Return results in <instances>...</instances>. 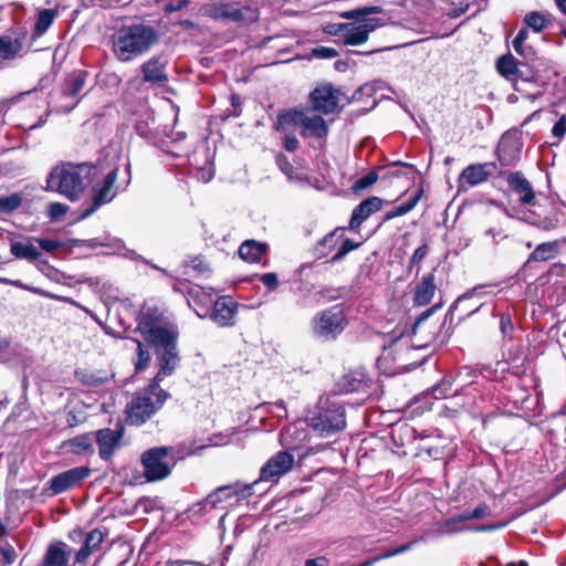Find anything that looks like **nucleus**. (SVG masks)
Segmentation results:
<instances>
[{"label":"nucleus","mask_w":566,"mask_h":566,"mask_svg":"<svg viewBox=\"0 0 566 566\" xmlns=\"http://www.w3.org/2000/svg\"><path fill=\"white\" fill-rule=\"evenodd\" d=\"M292 124L301 125L302 135L304 137L324 138L328 134L327 123L322 116H308L303 111H291L280 115L277 118L276 128L283 132H287L289 126Z\"/></svg>","instance_id":"nucleus-9"},{"label":"nucleus","mask_w":566,"mask_h":566,"mask_svg":"<svg viewBox=\"0 0 566 566\" xmlns=\"http://www.w3.org/2000/svg\"><path fill=\"white\" fill-rule=\"evenodd\" d=\"M500 329L505 336L513 331V323L510 315L502 314L500 319Z\"/></svg>","instance_id":"nucleus-58"},{"label":"nucleus","mask_w":566,"mask_h":566,"mask_svg":"<svg viewBox=\"0 0 566 566\" xmlns=\"http://www.w3.org/2000/svg\"><path fill=\"white\" fill-rule=\"evenodd\" d=\"M56 14L57 12L54 9L40 10L33 29V34L36 36L43 35L54 22Z\"/></svg>","instance_id":"nucleus-29"},{"label":"nucleus","mask_w":566,"mask_h":566,"mask_svg":"<svg viewBox=\"0 0 566 566\" xmlns=\"http://www.w3.org/2000/svg\"><path fill=\"white\" fill-rule=\"evenodd\" d=\"M253 484H244L237 482L229 485H222L213 490L206 497V504L210 507H219L223 502L230 501L233 497L247 499L252 495Z\"/></svg>","instance_id":"nucleus-15"},{"label":"nucleus","mask_w":566,"mask_h":566,"mask_svg":"<svg viewBox=\"0 0 566 566\" xmlns=\"http://www.w3.org/2000/svg\"><path fill=\"white\" fill-rule=\"evenodd\" d=\"M520 56H522L526 63L534 62L536 59V51L533 46L527 45L526 43L521 44L520 50H514Z\"/></svg>","instance_id":"nucleus-47"},{"label":"nucleus","mask_w":566,"mask_h":566,"mask_svg":"<svg viewBox=\"0 0 566 566\" xmlns=\"http://www.w3.org/2000/svg\"><path fill=\"white\" fill-rule=\"evenodd\" d=\"M188 3H189L188 0H175V1H171V2H169V3H167L165 6V12L166 13H171V12L180 11L184 8H186L188 6Z\"/></svg>","instance_id":"nucleus-57"},{"label":"nucleus","mask_w":566,"mask_h":566,"mask_svg":"<svg viewBox=\"0 0 566 566\" xmlns=\"http://www.w3.org/2000/svg\"><path fill=\"white\" fill-rule=\"evenodd\" d=\"M171 452L169 447H155L143 452L140 462L148 482L164 480L171 473L175 464Z\"/></svg>","instance_id":"nucleus-8"},{"label":"nucleus","mask_w":566,"mask_h":566,"mask_svg":"<svg viewBox=\"0 0 566 566\" xmlns=\"http://www.w3.org/2000/svg\"><path fill=\"white\" fill-rule=\"evenodd\" d=\"M294 464V457L287 451H279L272 455L261 468L258 482H273L276 483L283 475L290 472Z\"/></svg>","instance_id":"nucleus-12"},{"label":"nucleus","mask_w":566,"mask_h":566,"mask_svg":"<svg viewBox=\"0 0 566 566\" xmlns=\"http://www.w3.org/2000/svg\"><path fill=\"white\" fill-rule=\"evenodd\" d=\"M434 274L432 272L422 276L415 287L413 304L416 306H426L436 293Z\"/></svg>","instance_id":"nucleus-24"},{"label":"nucleus","mask_w":566,"mask_h":566,"mask_svg":"<svg viewBox=\"0 0 566 566\" xmlns=\"http://www.w3.org/2000/svg\"><path fill=\"white\" fill-rule=\"evenodd\" d=\"M468 9H469V3L461 2L457 8L450 10L448 12V15L452 19L459 18L460 15L464 14Z\"/></svg>","instance_id":"nucleus-61"},{"label":"nucleus","mask_w":566,"mask_h":566,"mask_svg":"<svg viewBox=\"0 0 566 566\" xmlns=\"http://www.w3.org/2000/svg\"><path fill=\"white\" fill-rule=\"evenodd\" d=\"M170 395L160 388L154 386V381L137 394L129 403H127L125 413L126 422L130 426H140L150 419L166 402Z\"/></svg>","instance_id":"nucleus-4"},{"label":"nucleus","mask_w":566,"mask_h":566,"mask_svg":"<svg viewBox=\"0 0 566 566\" xmlns=\"http://www.w3.org/2000/svg\"><path fill=\"white\" fill-rule=\"evenodd\" d=\"M485 235L490 237L494 244H497L501 240L507 238V234L501 228H490L485 231Z\"/></svg>","instance_id":"nucleus-55"},{"label":"nucleus","mask_w":566,"mask_h":566,"mask_svg":"<svg viewBox=\"0 0 566 566\" xmlns=\"http://www.w3.org/2000/svg\"><path fill=\"white\" fill-rule=\"evenodd\" d=\"M451 390V384L449 381H441L439 385L432 388V392L436 398H444L449 395Z\"/></svg>","instance_id":"nucleus-52"},{"label":"nucleus","mask_w":566,"mask_h":566,"mask_svg":"<svg viewBox=\"0 0 566 566\" xmlns=\"http://www.w3.org/2000/svg\"><path fill=\"white\" fill-rule=\"evenodd\" d=\"M307 423L317 434L328 437L345 428V410L337 402H327L307 418Z\"/></svg>","instance_id":"nucleus-7"},{"label":"nucleus","mask_w":566,"mask_h":566,"mask_svg":"<svg viewBox=\"0 0 566 566\" xmlns=\"http://www.w3.org/2000/svg\"><path fill=\"white\" fill-rule=\"evenodd\" d=\"M118 178V168L115 167L103 175L102 179L96 180L92 187L93 206L84 217H88L101 206L109 203L117 195L116 180Z\"/></svg>","instance_id":"nucleus-11"},{"label":"nucleus","mask_w":566,"mask_h":566,"mask_svg":"<svg viewBox=\"0 0 566 566\" xmlns=\"http://www.w3.org/2000/svg\"><path fill=\"white\" fill-rule=\"evenodd\" d=\"M384 201L379 197H369L363 200L354 210L349 220V228L357 230L361 223L367 220L373 213L379 211Z\"/></svg>","instance_id":"nucleus-17"},{"label":"nucleus","mask_w":566,"mask_h":566,"mask_svg":"<svg viewBox=\"0 0 566 566\" xmlns=\"http://www.w3.org/2000/svg\"><path fill=\"white\" fill-rule=\"evenodd\" d=\"M266 251L268 244L255 240H245L239 247L240 258L250 263L260 262Z\"/></svg>","instance_id":"nucleus-26"},{"label":"nucleus","mask_w":566,"mask_h":566,"mask_svg":"<svg viewBox=\"0 0 566 566\" xmlns=\"http://www.w3.org/2000/svg\"><path fill=\"white\" fill-rule=\"evenodd\" d=\"M99 172L98 167L93 164L63 161L48 175L46 189L76 201L84 192L86 184L96 179Z\"/></svg>","instance_id":"nucleus-1"},{"label":"nucleus","mask_w":566,"mask_h":566,"mask_svg":"<svg viewBox=\"0 0 566 566\" xmlns=\"http://www.w3.org/2000/svg\"><path fill=\"white\" fill-rule=\"evenodd\" d=\"M216 509L217 507H210L209 504H206V499H203L202 501L192 504L189 509V512L192 516L201 517Z\"/></svg>","instance_id":"nucleus-45"},{"label":"nucleus","mask_w":566,"mask_h":566,"mask_svg":"<svg viewBox=\"0 0 566 566\" xmlns=\"http://www.w3.org/2000/svg\"><path fill=\"white\" fill-rule=\"evenodd\" d=\"M298 140L293 134H285L284 136V148L287 151H295L298 148Z\"/></svg>","instance_id":"nucleus-59"},{"label":"nucleus","mask_w":566,"mask_h":566,"mask_svg":"<svg viewBox=\"0 0 566 566\" xmlns=\"http://www.w3.org/2000/svg\"><path fill=\"white\" fill-rule=\"evenodd\" d=\"M380 12H382V8L379 6L361 7L345 11L342 13V17L353 21L334 24L331 27L333 30L328 32L338 36L345 45H360L368 40L369 33L384 25L380 19L370 17V14Z\"/></svg>","instance_id":"nucleus-2"},{"label":"nucleus","mask_w":566,"mask_h":566,"mask_svg":"<svg viewBox=\"0 0 566 566\" xmlns=\"http://www.w3.org/2000/svg\"><path fill=\"white\" fill-rule=\"evenodd\" d=\"M248 13L252 10L248 7H239L234 3H220L212 8L211 17L214 19L230 20L233 22H242L248 19Z\"/></svg>","instance_id":"nucleus-21"},{"label":"nucleus","mask_w":566,"mask_h":566,"mask_svg":"<svg viewBox=\"0 0 566 566\" xmlns=\"http://www.w3.org/2000/svg\"><path fill=\"white\" fill-rule=\"evenodd\" d=\"M311 108L325 115L333 114L338 109L339 91L332 84L317 86L310 94Z\"/></svg>","instance_id":"nucleus-13"},{"label":"nucleus","mask_w":566,"mask_h":566,"mask_svg":"<svg viewBox=\"0 0 566 566\" xmlns=\"http://www.w3.org/2000/svg\"><path fill=\"white\" fill-rule=\"evenodd\" d=\"M167 62L160 56H153L142 65L143 80L151 84H164L168 81Z\"/></svg>","instance_id":"nucleus-19"},{"label":"nucleus","mask_w":566,"mask_h":566,"mask_svg":"<svg viewBox=\"0 0 566 566\" xmlns=\"http://www.w3.org/2000/svg\"><path fill=\"white\" fill-rule=\"evenodd\" d=\"M137 329L150 344L178 333V325L156 305L145 303L137 317Z\"/></svg>","instance_id":"nucleus-5"},{"label":"nucleus","mask_w":566,"mask_h":566,"mask_svg":"<svg viewBox=\"0 0 566 566\" xmlns=\"http://www.w3.org/2000/svg\"><path fill=\"white\" fill-rule=\"evenodd\" d=\"M0 283L10 284V285H13L15 287L28 290V291L34 292L36 294H40V295H44L45 294L40 289L29 287L25 284H23L21 281H12V280H9V279L0 277Z\"/></svg>","instance_id":"nucleus-54"},{"label":"nucleus","mask_w":566,"mask_h":566,"mask_svg":"<svg viewBox=\"0 0 566 566\" xmlns=\"http://www.w3.org/2000/svg\"><path fill=\"white\" fill-rule=\"evenodd\" d=\"M313 54L319 59H332L338 55L337 51L333 48L319 46L313 51Z\"/></svg>","instance_id":"nucleus-53"},{"label":"nucleus","mask_w":566,"mask_h":566,"mask_svg":"<svg viewBox=\"0 0 566 566\" xmlns=\"http://www.w3.org/2000/svg\"><path fill=\"white\" fill-rule=\"evenodd\" d=\"M23 202L20 193L0 197V214H9L21 207Z\"/></svg>","instance_id":"nucleus-36"},{"label":"nucleus","mask_w":566,"mask_h":566,"mask_svg":"<svg viewBox=\"0 0 566 566\" xmlns=\"http://www.w3.org/2000/svg\"><path fill=\"white\" fill-rule=\"evenodd\" d=\"M134 343L137 346V358L134 361V365L135 370L139 373L148 365L150 360V354L147 347L140 340L134 339Z\"/></svg>","instance_id":"nucleus-39"},{"label":"nucleus","mask_w":566,"mask_h":566,"mask_svg":"<svg viewBox=\"0 0 566 566\" xmlns=\"http://www.w3.org/2000/svg\"><path fill=\"white\" fill-rule=\"evenodd\" d=\"M40 248L46 252H53L62 247L61 242L53 239L36 238Z\"/></svg>","instance_id":"nucleus-48"},{"label":"nucleus","mask_w":566,"mask_h":566,"mask_svg":"<svg viewBox=\"0 0 566 566\" xmlns=\"http://www.w3.org/2000/svg\"><path fill=\"white\" fill-rule=\"evenodd\" d=\"M329 560L325 556L311 558L305 562V566H328Z\"/></svg>","instance_id":"nucleus-63"},{"label":"nucleus","mask_w":566,"mask_h":566,"mask_svg":"<svg viewBox=\"0 0 566 566\" xmlns=\"http://www.w3.org/2000/svg\"><path fill=\"white\" fill-rule=\"evenodd\" d=\"M346 326V316L339 306L319 312L313 319L315 335L325 339L336 338Z\"/></svg>","instance_id":"nucleus-10"},{"label":"nucleus","mask_w":566,"mask_h":566,"mask_svg":"<svg viewBox=\"0 0 566 566\" xmlns=\"http://www.w3.org/2000/svg\"><path fill=\"white\" fill-rule=\"evenodd\" d=\"M86 82V72L84 71H75L71 73L64 82L63 88H62V95L63 97H71L76 98V101L67 106L66 112H71L80 102V98H77L78 94L84 88Z\"/></svg>","instance_id":"nucleus-22"},{"label":"nucleus","mask_w":566,"mask_h":566,"mask_svg":"<svg viewBox=\"0 0 566 566\" xmlns=\"http://www.w3.org/2000/svg\"><path fill=\"white\" fill-rule=\"evenodd\" d=\"M525 24L535 32H541L551 25V14L538 11L530 12L524 18Z\"/></svg>","instance_id":"nucleus-31"},{"label":"nucleus","mask_w":566,"mask_h":566,"mask_svg":"<svg viewBox=\"0 0 566 566\" xmlns=\"http://www.w3.org/2000/svg\"><path fill=\"white\" fill-rule=\"evenodd\" d=\"M21 50V43L9 35L0 36V57L4 60L13 59Z\"/></svg>","instance_id":"nucleus-33"},{"label":"nucleus","mask_w":566,"mask_h":566,"mask_svg":"<svg viewBox=\"0 0 566 566\" xmlns=\"http://www.w3.org/2000/svg\"><path fill=\"white\" fill-rule=\"evenodd\" d=\"M429 248L426 243H423L421 247H419L412 254L409 263V269H411L413 265L419 264L428 254Z\"/></svg>","instance_id":"nucleus-49"},{"label":"nucleus","mask_w":566,"mask_h":566,"mask_svg":"<svg viewBox=\"0 0 566 566\" xmlns=\"http://www.w3.org/2000/svg\"><path fill=\"white\" fill-rule=\"evenodd\" d=\"M93 441H94L93 433H84V434L74 437L67 443L73 453L83 454L88 451L93 452Z\"/></svg>","instance_id":"nucleus-32"},{"label":"nucleus","mask_w":566,"mask_h":566,"mask_svg":"<svg viewBox=\"0 0 566 566\" xmlns=\"http://www.w3.org/2000/svg\"><path fill=\"white\" fill-rule=\"evenodd\" d=\"M560 220L558 218L557 212L553 211L548 216L543 219H539L535 222V224L545 231L553 230L558 227Z\"/></svg>","instance_id":"nucleus-41"},{"label":"nucleus","mask_w":566,"mask_h":566,"mask_svg":"<svg viewBox=\"0 0 566 566\" xmlns=\"http://www.w3.org/2000/svg\"><path fill=\"white\" fill-rule=\"evenodd\" d=\"M120 433L109 428L101 429L96 432L94 440L98 446V453L103 460H109L114 450L120 441Z\"/></svg>","instance_id":"nucleus-20"},{"label":"nucleus","mask_w":566,"mask_h":566,"mask_svg":"<svg viewBox=\"0 0 566 566\" xmlns=\"http://www.w3.org/2000/svg\"><path fill=\"white\" fill-rule=\"evenodd\" d=\"M10 252L15 259L33 262L40 259V250L31 242L30 239L24 241H12L10 243Z\"/></svg>","instance_id":"nucleus-27"},{"label":"nucleus","mask_w":566,"mask_h":566,"mask_svg":"<svg viewBox=\"0 0 566 566\" xmlns=\"http://www.w3.org/2000/svg\"><path fill=\"white\" fill-rule=\"evenodd\" d=\"M520 62L511 54L501 56L497 60L496 67L499 73L507 80H515Z\"/></svg>","instance_id":"nucleus-30"},{"label":"nucleus","mask_w":566,"mask_h":566,"mask_svg":"<svg viewBox=\"0 0 566 566\" xmlns=\"http://www.w3.org/2000/svg\"><path fill=\"white\" fill-rule=\"evenodd\" d=\"M260 281L270 290L274 291L279 285L277 275L273 272L260 275Z\"/></svg>","instance_id":"nucleus-50"},{"label":"nucleus","mask_w":566,"mask_h":566,"mask_svg":"<svg viewBox=\"0 0 566 566\" xmlns=\"http://www.w3.org/2000/svg\"><path fill=\"white\" fill-rule=\"evenodd\" d=\"M552 134L560 139L566 134V115H563L553 126Z\"/></svg>","instance_id":"nucleus-51"},{"label":"nucleus","mask_w":566,"mask_h":566,"mask_svg":"<svg viewBox=\"0 0 566 566\" xmlns=\"http://www.w3.org/2000/svg\"><path fill=\"white\" fill-rule=\"evenodd\" d=\"M190 266L199 272L208 270V265L199 256H196L190 261Z\"/></svg>","instance_id":"nucleus-64"},{"label":"nucleus","mask_w":566,"mask_h":566,"mask_svg":"<svg viewBox=\"0 0 566 566\" xmlns=\"http://www.w3.org/2000/svg\"><path fill=\"white\" fill-rule=\"evenodd\" d=\"M495 168V163L470 165L462 171L461 178L464 179L469 186L473 187L488 180Z\"/></svg>","instance_id":"nucleus-23"},{"label":"nucleus","mask_w":566,"mask_h":566,"mask_svg":"<svg viewBox=\"0 0 566 566\" xmlns=\"http://www.w3.org/2000/svg\"><path fill=\"white\" fill-rule=\"evenodd\" d=\"M421 195H422V191L419 190L417 193H415L412 197H410L406 202L401 203L400 206L396 207L391 211L387 212V214L385 216V220L386 221L391 220L394 218L405 216L408 212H410L416 207L418 201L420 200Z\"/></svg>","instance_id":"nucleus-34"},{"label":"nucleus","mask_w":566,"mask_h":566,"mask_svg":"<svg viewBox=\"0 0 566 566\" xmlns=\"http://www.w3.org/2000/svg\"><path fill=\"white\" fill-rule=\"evenodd\" d=\"M91 473L87 467H76L60 474L54 475L48 481L49 490L52 495L61 494L78 485Z\"/></svg>","instance_id":"nucleus-14"},{"label":"nucleus","mask_w":566,"mask_h":566,"mask_svg":"<svg viewBox=\"0 0 566 566\" xmlns=\"http://www.w3.org/2000/svg\"><path fill=\"white\" fill-rule=\"evenodd\" d=\"M548 279L551 281H553V284L556 285L557 289L566 292V265L565 264L552 265L548 271Z\"/></svg>","instance_id":"nucleus-37"},{"label":"nucleus","mask_w":566,"mask_h":566,"mask_svg":"<svg viewBox=\"0 0 566 566\" xmlns=\"http://www.w3.org/2000/svg\"><path fill=\"white\" fill-rule=\"evenodd\" d=\"M359 245H360V243H356V242L352 241L350 239L343 240L338 251L332 258V261L338 262V261L343 260L346 254H348L350 251L357 249Z\"/></svg>","instance_id":"nucleus-42"},{"label":"nucleus","mask_w":566,"mask_h":566,"mask_svg":"<svg viewBox=\"0 0 566 566\" xmlns=\"http://www.w3.org/2000/svg\"><path fill=\"white\" fill-rule=\"evenodd\" d=\"M188 305L193 308L195 313L205 318L208 315V298L209 295L200 286H191L188 289Z\"/></svg>","instance_id":"nucleus-28"},{"label":"nucleus","mask_w":566,"mask_h":566,"mask_svg":"<svg viewBox=\"0 0 566 566\" xmlns=\"http://www.w3.org/2000/svg\"><path fill=\"white\" fill-rule=\"evenodd\" d=\"M237 303L230 296H221L213 303L210 318L220 327L232 326L237 313Z\"/></svg>","instance_id":"nucleus-16"},{"label":"nucleus","mask_w":566,"mask_h":566,"mask_svg":"<svg viewBox=\"0 0 566 566\" xmlns=\"http://www.w3.org/2000/svg\"><path fill=\"white\" fill-rule=\"evenodd\" d=\"M0 551L6 564L11 565L15 562L17 553L12 546L7 545L4 547H1Z\"/></svg>","instance_id":"nucleus-56"},{"label":"nucleus","mask_w":566,"mask_h":566,"mask_svg":"<svg viewBox=\"0 0 566 566\" xmlns=\"http://www.w3.org/2000/svg\"><path fill=\"white\" fill-rule=\"evenodd\" d=\"M179 332L168 337L150 343L158 361V373L153 378L154 386L159 385L165 377L171 376L179 366L180 356L177 348Z\"/></svg>","instance_id":"nucleus-6"},{"label":"nucleus","mask_w":566,"mask_h":566,"mask_svg":"<svg viewBox=\"0 0 566 566\" xmlns=\"http://www.w3.org/2000/svg\"><path fill=\"white\" fill-rule=\"evenodd\" d=\"M76 377L83 385L90 387L101 386L108 380V377L106 375L102 376L97 373L88 371H76Z\"/></svg>","instance_id":"nucleus-38"},{"label":"nucleus","mask_w":566,"mask_h":566,"mask_svg":"<svg viewBox=\"0 0 566 566\" xmlns=\"http://www.w3.org/2000/svg\"><path fill=\"white\" fill-rule=\"evenodd\" d=\"M528 63H521L520 62V65L517 66V71L516 72V75H515V78H521L523 81H533L535 80V72L534 70L527 65Z\"/></svg>","instance_id":"nucleus-46"},{"label":"nucleus","mask_w":566,"mask_h":566,"mask_svg":"<svg viewBox=\"0 0 566 566\" xmlns=\"http://www.w3.org/2000/svg\"><path fill=\"white\" fill-rule=\"evenodd\" d=\"M69 210L66 205L60 202H51L48 207V216L51 220L61 219Z\"/></svg>","instance_id":"nucleus-44"},{"label":"nucleus","mask_w":566,"mask_h":566,"mask_svg":"<svg viewBox=\"0 0 566 566\" xmlns=\"http://www.w3.org/2000/svg\"><path fill=\"white\" fill-rule=\"evenodd\" d=\"M104 541V534L99 530H93L85 536L84 543L75 554V563L83 564L95 552L99 549Z\"/></svg>","instance_id":"nucleus-25"},{"label":"nucleus","mask_w":566,"mask_h":566,"mask_svg":"<svg viewBox=\"0 0 566 566\" xmlns=\"http://www.w3.org/2000/svg\"><path fill=\"white\" fill-rule=\"evenodd\" d=\"M378 180V174L376 171H369L361 178L355 181L353 189L355 191L365 190L371 187Z\"/></svg>","instance_id":"nucleus-40"},{"label":"nucleus","mask_w":566,"mask_h":566,"mask_svg":"<svg viewBox=\"0 0 566 566\" xmlns=\"http://www.w3.org/2000/svg\"><path fill=\"white\" fill-rule=\"evenodd\" d=\"M510 189L518 196V200L523 205H534L535 192L531 182L521 171L511 172L507 177Z\"/></svg>","instance_id":"nucleus-18"},{"label":"nucleus","mask_w":566,"mask_h":566,"mask_svg":"<svg viewBox=\"0 0 566 566\" xmlns=\"http://www.w3.org/2000/svg\"><path fill=\"white\" fill-rule=\"evenodd\" d=\"M556 253V245L554 243H541L535 250L531 253L528 258V262L536 261L543 262L554 258Z\"/></svg>","instance_id":"nucleus-35"},{"label":"nucleus","mask_w":566,"mask_h":566,"mask_svg":"<svg viewBox=\"0 0 566 566\" xmlns=\"http://www.w3.org/2000/svg\"><path fill=\"white\" fill-rule=\"evenodd\" d=\"M411 546H412V543H407V544L400 545L397 548L388 549L378 556L369 558L368 560H374V564H375L381 559L390 558L396 555L402 554V553L409 551L411 548Z\"/></svg>","instance_id":"nucleus-43"},{"label":"nucleus","mask_w":566,"mask_h":566,"mask_svg":"<svg viewBox=\"0 0 566 566\" xmlns=\"http://www.w3.org/2000/svg\"><path fill=\"white\" fill-rule=\"evenodd\" d=\"M528 38L527 29H521L515 39L512 41V46L514 50H520L521 44H524Z\"/></svg>","instance_id":"nucleus-60"},{"label":"nucleus","mask_w":566,"mask_h":566,"mask_svg":"<svg viewBox=\"0 0 566 566\" xmlns=\"http://www.w3.org/2000/svg\"><path fill=\"white\" fill-rule=\"evenodd\" d=\"M157 40L153 27L142 23L126 25L113 35L112 51L120 62H129L147 52Z\"/></svg>","instance_id":"nucleus-3"},{"label":"nucleus","mask_w":566,"mask_h":566,"mask_svg":"<svg viewBox=\"0 0 566 566\" xmlns=\"http://www.w3.org/2000/svg\"><path fill=\"white\" fill-rule=\"evenodd\" d=\"M489 514V507L485 504H481L476 506L473 511H471V516L473 520H478L484 517Z\"/></svg>","instance_id":"nucleus-62"}]
</instances>
